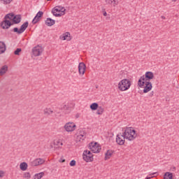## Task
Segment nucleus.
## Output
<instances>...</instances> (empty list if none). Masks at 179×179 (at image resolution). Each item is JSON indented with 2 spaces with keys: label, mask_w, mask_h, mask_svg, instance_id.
I'll list each match as a JSON object with an SVG mask.
<instances>
[{
  "label": "nucleus",
  "mask_w": 179,
  "mask_h": 179,
  "mask_svg": "<svg viewBox=\"0 0 179 179\" xmlns=\"http://www.w3.org/2000/svg\"><path fill=\"white\" fill-rule=\"evenodd\" d=\"M104 113V108L102 106H99L98 108H96V114L98 115H101Z\"/></svg>",
  "instance_id": "c756f323"
},
{
  "label": "nucleus",
  "mask_w": 179,
  "mask_h": 179,
  "mask_svg": "<svg viewBox=\"0 0 179 179\" xmlns=\"http://www.w3.org/2000/svg\"><path fill=\"white\" fill-rule=\"evenodd\" d=\"M45 163V160L43 158H36L32 162H31V165L33 167H36L37 166H41V164H44Z\"/></svg>",
  "instance_id": "9d476101"
},
{
  "label": "nucleus",
  "mask_w": 179,
  "mask_h": 179,
  "mask_svg": "<svg viewBox=\"0 0 179 179\" xmlns=\"http://www.w3.org/2000/svg\"><path fill=\"white\" fill-rule=\"evenodd\" d=\"M125 136H124V134H118L116 136V143L117 145H120V146L124 145L125 143Z\"/></svg>",
  "instance_id": "1a4fd4ad"
},
{
  "label": "nucleus",
  "mask_w": 179,
  "mask_h": 179,
  "mask_svg": "<svg viewBox=\"0 0 179 179\" xmlns=\"http://www.w3.org/2000/svg\"><path fill=\"white\" fill-rule=\"evenodd\" d=\"M20 170H22V171H26V170H27V163L26 162H22L20 164Z\"/></svg>",
  "instance_id": "c85d7f7f"
},
{
  "label": "nucleus",
  "mask_w": 179,
  "mask_h": 179,
  "mask_svg": "<svg viewBox=\"0 0 179 179\" xmlns=\"http://www.w3.org/2000/svg\"><path fill=\"white\" fill-rule=\"evenodd\" d=\"M113 150H108L107 152L105 153V160H108L113 156Z\"/></svg>",
  "instance_id": "393cba45"
},
{
  "label": "nucleus",
  "mask_w": 179,
  "mask_h": 179,
  "mask_svg": "<svg viewBox=\"0 0 179 179\" xmlns=\"http://www.w3.org/2000/svg\"><path fill=\"white\" fill-rule=\"evenodd\" d=\"M27 27H29V22H25L23 24L21 25L20 29L17 27H15L11 30V31L17 33V34H22V33H24Z\"/></svg>",
  "instance_id": "20e7f679"
},
{
  "label": "nucleus",
  "mask_w": 179,
  "mask_h": 179,
  "mask_svg": "<svg viewBox=\"0 0 179 179\" xmlns=\"http://www.w3.org/2000/svg\"><path fill=\"white\" fill-rule=\"evenodd\" d=\"M153 94H155V92L152 91V92H150V96H153Z\"/></svg>",
  "instance_id": "a19ab883"
},
{
  "label": "nucleus",
  "mask_w": 179,
  "mask_h": 179,
  "mask_svg": "<svg viewBox=\"0 0 179 179\" xmlns=\"http://www.w3.org/2000/svg\"><path fill=\"white\" fill-rule=\"evenodd\" d=\"M52 13L53 16H55L56 17H61V16H64V15H65V8H62L60 13L52 11Z\"/></svg>",
  "instance_id": "6ab92c4d"
},
{
  "label": "nucleus",
  "mask_w": 179,
  "mask_h": 179,
  "mask_svg": "<svg viewBox=\"0 0 179 179\" xmlns=\"http://www.w3.org/2000/svg\"><path fill=\"white\" fill-rule=\"evenodd\" d=\"M161 17H162V19H164V20L166 19V17H164V16H163V15L161 16Z\"/></svg>",
  "instance_id": "37998d69"
},
{
  "label": "nucleus",
  "mask_w": 179,
  "mask_h": 179,
  "mask_svg": "<svg viewBox=\"0 0 179 179\" xmlns=\"http://www.w3.org/2000/svg\"><path fill=\"white\" fill-rule=\"evenodd\" d=\"M144 85H145V86L143 90V93H149V92H150L153 87L152 83H150V81H145Z\"/></svg>",
  "instance_id": "ddd939ff"
},
{
  "label": "nucleus",
  "mask_w": 179,
  "mask_h": 179,
  "mask_svg": "<svg viewBox=\"0 0 179 179\" xmlns=\"http://www.w3.org/2000/svg\"><path fill=\"white\" fill-rule=\"evenodd\" d=\"M131 87V81L129 79H123L118 83V89L121 92H125Z\"/></svg>",
  "instance_id": "7ed1b4c3"
},
{
  "label": "nucleus",
  "mask_w": 179,
  "mask_h": 179,
  "mask_svg": "<svg viewBox=\"0 0 179 179\" xmlns=\"http://www.w3.org/2000/svg\"><path fill=\"white\" fill-rule=\"evenodd\" d=\"M172 2H177V0H171Z\"/></svg>",
  "instance_id": "a18cd8bd"
},
{
  "label": "nucleus",
  "mask_w": 179,
  "mask_h": 179,
  "mask_svg": "<svg viewBox=\"0 0 179 179\" xmlns=\"http://www.w3.org/2000/svg\"><path fill=\"white\" fill-rule=\"evenodd\" d=\"M6 51V45L4 42L0 41V55Z\"/></svg>",
  "instance_id": "412c9836"
},
{
  "label": "nucleus",
  "mask_w": 179,
  "mask_h": 179,
  "mask_svg": "<svg viewBox=\"0 0 179 179\" xmlns=\"http://www.w3.org/2000/svg\"><path fill=\"white\" fill-rule=\"evenodd\" d=\"M62 110L64 111V113H65V114H69V113H71V107H69V106L66 104H64L62 106Z\"/></svg>",
  "instance_id": "aec40b11"
},
{
  "label": "nucleus",
  "mask_w": 179,
  "mask_h": 179,
  "mask_svg": "<svg viewBox=\"0 0 179 179\" xmlns=\"http://www.w3.org/2000/svg\"><path fill=\"white\" fill-rule=\"evenodd\" d=\"M44 15V13L43 11H38L36 14V15L34 17V18L32 20L33 24H36L38 22L40 21V17H41Z\"/></svg>",
  "instance_id": "4468645a"
},
{
  "label": "nucleus",
  "mask_w": 179,
  "mask_h": 179,
  "mask_svg": "<svg viewBox=\"0 0 179 179\" xmlns=\"http://www.w3.org/2000/svg\"><path fill=\"white\" fill-rule=\"evenodd\" d=\"M64 129L66 132H73L76 129V124L73 122H69L64 124Z\"/></svg>",
  "instance_id": "0eeeda50"
},
{
  "label": "nucleus",
  "mask_w": 179,
  "mask_h": 179,
  "mask_svg": "<svg viewBox=\"0 0 179 179\" xmlns=\"http://www.w3.org/2000/svg\"><path fill=\"white\" fill-rule=\"evenodd\" d=\"M15 17V14L13 13H8L5 15L4 19L6 20H13V17Z\"/></svg>",
  "instance_id": "a878e982"
},
{
  "label": "nucleus",
  "mask_w": 179,
  "mask_h": 179,
  "mask_svg": "<svg viewBox=\"0 0 179 179\" xmlns=\"http://www.w3.org/2000/svg\"><path fill=\"white\" fill-rule=\"evenodd\" d=\"M62 163H65V159H62V161H60Z\"/></svg>",
  "instance_id": "79ce46f5"
},
{
  "label": "nucleus",
  "mask_w": 179,
  "mask_h": 179,
  "mask_svg": "<svg viewBox=\"0 0 179 179\" xmlns=\"http://www.w3.org/2000/svg\"><path fill=\"white\" fill-rule=\"evenodd\" d=\"M164 179H173V173L170 172L165 173Z\"/></svg>",
  "instance_id": "7c9ffc66"
},
{
  "label": "nucleus",
  "mask_w": 179,
  "mask_h": 179,
  "mask_svg": "<svg viewBox=\"0 0 179 179\" xmlns=\"http://www.w3.org/2000/svg\"><path fill=\"white\" fill-rule=\"evenodd\" d=\"M70 166L71 167L76 166V161H75V159L71 160L70 162Z\"/></svg>",
  "instance_id": "e433bc0d"
},
{
  "label": "nucleus",
  "mask_w": 179,
  "mask_h": 179,
  "mask_svg": "<svg viewBox=\"0 0 179 179\" xmlns=\"http://www.w3.org/2000/svg\"><path fill=\"white\" fill-rule=\"evenodd\" d=\"M20 52H22V48H17L16 50H15L14 54L15 55H20Z\"/></svg>",
  "instance_id": "c9c22d12"
},
{
  "label": "nucleus",
  "mask_w": 179,
  "mask_h": 179,
  "mask_svg": "<svg viewBox=\"0 0 179 179\" xmlns=\"http://www.w3.org/2000/svg\"><path fill=\"white\" fill-rule=\"evenodd\" d=\"M76 118H79V114H77V115H76Z\"/></svg>",
  "instance_id": "c03bdc74"
},
{
  "label": "nucleus",
  "mask_w": 179,
  "mask_h": 179,
  "mask_svg": "<svg viewBox=\"0 0 179 179\" xmlns=\"http://www.w3.org/2000/svg\"><path fill=\"white\" fill-rule=\"evenodd\" d=\"M78 141H85L86 139V132L80 130L79 134L77 136Z\"/></svg>",
  "instance_id": "dca6fc26"
},
{
  "label": "nucleus",
  "mask_w": 179,
  "mask_h": 179,
  "mask_svg": "<svg viewBox=\"0 0 179 179\" xmlns=\"http://www.w3.org/2000/svg\"><path fill=\"white\" fill-rule=\"evenodd\" d=\"M45 24H46V26H48L49 27H51V26H54L55 24V20L48 17L45 21Z\"/></svg>",
  "instance_id": "a211bd4d"
},
{
  "label": "nucleus",
  "mask_w": 179,
  "mask_h": 179,
  "mask_svg": "<svg viewBox=\"0 0 179 179\" xmlns=\"http://www.w3.org/2000/svg\"><path fill=\"white\" fill-rule=\"evenodd\" d=\"M13 0H0L1 3H3V5H10V3H12Z\"/></svg>",
  "instance_id": "473e14b6"
},
{
  "label": "nucleus",
  "mask_w": 179,
  "mask_h": 179,
  "mask_svg": "<svg viewBox=\"0 0 179 179\" xmlns=\"http://www.w3.org/2000/svg\"><path fill=\"white\" fill-rule=\"evenodd\" d=\"M24 178H26V179H30L31 178V175H30V173L29 172H25L24 173Z\"/></svg>",
  "instance_id": "f704fd0d"
},
{
  "label": "nucleus",
  "mask_w": 179,
  "mask_h": 179,
  "mask_svg": "<svg viewBox=\"0 0 179 179\" xmlns=\"http://www.w3.org/2000/svg\"><path fill=\"white\" fill-rule=\"evenodd\" d=\"M54 110L51 109V108H46L43 110V113L45 115H51L53 114Z\"/></svg>",
  "instance_id": "b1692460"
},
{
  "label": "nucleus",
  "mask_w": 179,
  "mask_h": 179,
  "mask_svg": "<svg viewBox=\"0 0 179 179\" xmlns=\"http://www.w3.org/2000/svg\"><path fill=\"white\" fill-rule=\"evenodd\" d=\"M47 1H51V0H47Z\"/></svg>",
  "instance_id": "49530a36"
},
{
  "label": "nucleus",
  "mask_w": 179,
  "mask_h": 179,
  "mask_svg": "<svg viewBox=\"0 0 179 179\" xmlns=\"http://www.w3.org/2000/svg\"><path fill=\"white\" fill-rule=\"evenodd\" d=\"M22 22V15H14L13 18V24H19Z\"/></svg>",
  "instance_id": "2eb2a0df"
},
{
  "label": "nucleus",
  "mask_w": 179,
  "mask_h": 179,
  "mask_svg": "<svg viewBox=\"0 0 179 179\" xmlns=\"http://www.w3.org/2000/svg\"><path fill=\"white\" fill-rule=\"evenodd\" d=\"M155 174H157V173L155 172V173H152L150 174L149 176L146 177V179L153 178L154 176H155Z\"/></svg>",
  "instance_id": "4c0bfd02"
},
{
  "label": "nucleus",
  "mask_w": 179,
  "mask_h": 179,
  "mask_svg": "<svg viewBox=\"0 0 179 179\" xmlns=\"http://www.w3.org/2000/svg\"><path fill=\"white\" fill-rule=\"evenodd\" d=\"M103 16H107V12L106 11H103Z\"/></svg>",
  "instance_id": "ea45409f"
},
{
  "label": "nucleus",
  "mask_w": 179,
  "mask_h": 179,
  "mask_svg": "<svg viewBox=\"0 0 179 179\" xmlns=\"http://www.w3.org/2000/svg\"><path fill=\"white\" fill-rule=\"evenodd\" d=\"M44 177V172H41L39 173H36L34 176V179H41Z\"/></svg>",
  "instance_id": "2f4dec72"
},
{
  "label": "nucleus",
  "mask_w": 179,
  "mask_h": 179,
  "mask_svg": "<svg viewBox=\"0 0 179 179\" xmlns=\"http://www.w3.org/2000/svg\"><path fill=\"white\" fill-rule=\"evenodd\" d=\"M154 78L155 74H153V72L147 71L145 74L141 76L138 80V86H139V87H143V86H145V82H150V80H152Z\"/></svg>",
  "instance_id": "f257e3e1"
},
{
  "label": "nucleus",
  "mask_w": 179,
  "mask_h": 179,
  "mask_svg": "<svg viewBox=\"0 0 179 179\" xmlns=\"http://www.w3.org/2000/svg\"><path fill=\"white\" fill-rule=\"evenodd\" d=\"M52 12H56L57 13H61L62 12V9H61V7H55L52 9Z\"/></svg>",
  "instance_id": "72a5a7b5"
},
{
  "label": "nucleus",
  "mask_w": 179,
  "mask_h": 179,
  "mask_svg": "<svg viewBox=\"0 0 179 179\" xmlns=\"http://www.w3.org/2000/svg\"><path fill=\"white\" fill-rule=\"evenodd\" d=\"M123 135L127 141H135V139H136V136H138L136 131H135L132 127L126 128Z\"/></svg>",
  "instance_id": "f03ea898"
},
{
  "label": "nucleus",
  "mask_w": 179,
  "mask_h": 179,
  "mask_svg": "<svg viewBox=\"0 0 179 179\" xmlns=\"http://www.w3.org/2000/svg\"><path fill=\"white\" fill-rule=\"evenodd\" d=\"M99 103H92L90 106V108L92 110V111H96V110H97L99 108Z\"/></svg>",
  "instance_id": "bb28decb"
},
{
  "label": "nucleus",
  "mask_w": 179,
  "mask_h": 179,
  "mask_svg": "<svg viewBox=\"0 0 179 179\" xmlns=\"http://www.w3.org/2000/svg\"><path fill=\"white\" fill-rule=\"evenodd\" d=\"M13 23L10 22L9 20L4 19L0 24L1 29H8L10 26H13Z\"/></svg>",
  "instance_id": "9b49d317"
},
{
  "label": "nucleus",
  "mask_w": 179,
  "mask_h": 179,
  "mask_svg": "<svg viewBox=\"0 0 179 179\" xmlns=\"http://www.w3.org/2000/svg\"><path fill=\"white\" fill-rule=\"evenodd\" d=\"M105 2L107 5H113V6L118 5V0H105Z\"/></svg>",
  "instance_id": "5701e85b"
},
{
  "label": "nucleus",
  "mask_w": 179,
  "mask_h": 179,
  "mask_svg": "<svg viewBox=\"0 0 179 179\" xmlns=\"http://www.w3.org/2000/svg\"><path fill=\"white\" fill-rule=\"evenodd\" d=\"M54 149L55 150L56 149H61V146H62L64 145V143H62V141H61V140H57L54 141Z\"/></svg>",
  "instance_id": "f3484780"
},
{
  "label": "nucleus",
  "mask_w": 179,
  "mask_h": 179,
  "mask_svg": "<svg viewBox=\"0 0 179 179\" xmlns=\"http://www.w3.org/2000/svg\"><path fill=\"white\" fill-rule=\"evenodd\" d=\"M78 72L81 76L85 75V72H86V64L83 62H80L78 65Z\"/></svg>",
  "instance_id": "f8f14e48"
},
{
  "label": "nucleus",
  "mask_w": 179,
  "mask_h": 179,
  "mask_svg": "<svg viewBox=\"0 0 179 179\" xmlns=\"http://www.w3.org/2000/svg\"><path fill=\"white\" fill-rule=\"evenodd\" d=\"M8 72V66L6 65L2 66L0 69V76H3Z\"/></svg>",
  "instance_id": "4be33fe9"
},
{
  "label": "nucleus",
  "mask_w": 179,
  "mask_h": 179,
  "mask_svg": "<svg viewBox=\"0 0 179 179\" xmlns=\"http://www.w3.org/2000/svg\"><path fill=\"white\" fill-rule=\"evenodd\" d=\"M3 177V171H0V178Z\"/></svg>",
  "instance_id": "58836bf2"
},
{
  "label": "nucleus",
  "mask_w": 179,
  "mask_h": 179,
  "mask_svg": "<svg viewBox=\"0 0 179 179\" xmlns=\"http://www.w3.org/2000/svg\"><path fill=\"white\" fill-rule=\"evenodd\" d=\"M62 38V40H67V41H69V40H71V34H69V32H66L63 34Z\"/></svg>",
  "instance_id": "cd10ccee"
},
{
  "label": "nucleus",
  "mask_w": 179,
  "mask_h": 179,
  "mask_svg": "<svg viewBox=\"0 0 179 179\" xmlns=\"http://www.w3.org/2000/svg\"><path fill=\"white\" fill-rule=\"evenodd\" d=\"M32 54L34 57H40L43 54V48L37 45L32 49Z\"/></svg>",
  "instance_id": "6e6552de"
},
{
  "label": "nucleus",
  "mask_w": 179,
  "mask_h": 179,
  "mask_svg": "<svg viewBox=\"0 0 179 179\" xmlns=\"http://www.w3.org/2000/svg\"><path fill=\"white\" fill-rule=\"evenodd\" d=\"M90 149L93 153H100L101 147L97 143H91L89 144Z\"/></svg>",
  "instance_id": "423d86ee"
},
{
  "label": "nucleus",
  "mask_w": 179,
  "mask_h": 179,
  "mask_svg": "<svg viewBox=\"0 0 179 179\" xmlns=\"http://www.w3.org/2000/svg\"><path fill=\"white\" fill-rule=\"evenodd\" d=\"M83 159L87 163H89V162H93V155H92V152L87 150H85L83 154Z\"/></svg>",
  "instance_id": "39448f33"
}]
</instances>
